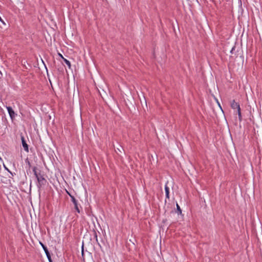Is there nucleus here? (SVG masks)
<instances>
[{
	"label": "nucleus",
	"instance_id": "1",
	"mask_svg": "<svg viewBox=\"0 0 262 262\" xmlns=\"http://www.w3.org/2000/svg\"><path fill=\"white\" fill-rule=\"evenodd\" d=\"M33 171L36 178L37 180V182L40 181V180L45 179L43 175L41 173L40 170H38L36 167H34L33 168Z\"/></svg>",
	"mask_w": 262,
	"mask_h": 262
},
{
	"label": "nucleus",
	"instance_id": "2",
	"mask_svg": "<svg viewBox=\"0 0 262 262\" xmlns=\"http://www.w3.org/2000/svg\"><path fill=\"white\" fill-rule=\"evenodd\" d=\"M39 244L41 245V246L42 247V248H43V249L46 253V255L48 258L49 261L53 262L52 258H51V254H50L47 247L41 242H39Z\"/></svg>",
	"mask_w": 262,
	"mask_h": 262
},
{
	"label": "nucleus",
	"instance_id": "3",
	"mask_svg": "<svg viewBox=\"0 0 262 262\" xmlns=\"http://www.w3.org/2000/svg\"><path fill=\"white\" fill-rule=\"evenodd\" d=\"M68 193L70 195V198L71 199V201H72V202H73V203L74 205V208L75 209V210H76V211L78 213H80V209H79V208L78 207L77 201L76 200V199L75 198V197L73 195H71L68 192Z\"/></svg>",
	"mask_w": 262,
	"mask_h": 262
},
{
	"label": "nucleus",
	"instance_id": "4",
	"mask_svg": "<svg viewBox=\"0 0 262 262\" xmlns=\"http://www.w3.org/2000/svg\"><path fill=\"white\" fill-rule=\"evenodd\" d=\"M6 108L7 109L11 119L12 120H13L15 119V116H16V114H15L13 108L11 106H7Z\"/></svg>",
	"mask_w": 262,
	"mask_h": 262
},
{
	"label": "nucleus",
	"instance_id": "5",
	"mask_svg": "<svg viewBox=\"0 0 262 262\" xmlns=\"http://www.w3.org/2000/svg\"><path fill=\"white\" fill-rule=\"evenodd\" d=\"M21 140L22 145L24 148V150L27 152H29L28 145L27 143V142L25 139V137L23 136H21Z\"/></svg>",
	"mask_w": 262,
	"mask_h": 262
},
{
	"label": "nucleus",
	"instance_id": "6",
	"mask_svg": "<svg viewBox=\"0 0 262 262\" xmlns=\"http://www.w3.org/2000/svg\"><path fill=\"white\" fill-rule=\"evenodd\" d=\"M47 183V181L46 179H43L42 180H40L38 181V184H37V186L39 189H41L43 186L46 185Z\"/></svg>",
	"mask_w": 262,
	"mask_h": 262
},
{
	"label": "nucleus",
	"instance_id": "7",
	"mask_svg": "<svg viewBox=\"0 0 262 262\" xmlns=\"http://www.w3.org/2000/svg\"><path fill=\"white\" fill-rule=\"evenodd\" d=\"M231 106L233 109H237V111L240 110V106L238 103L236 102L234 100L232 101L231 103Z\"/></svg>",
	"mask_w": 262,
	"mask_h": 262
},
{
	"label": "nucleus",
	"instance_id": "8",
	"mask_svg": "<svg viewBox=\"0 0 262 262\" xmlns=\"http://www.w3.org/2000/svg\"><path fill=\"white\" fill-rule=\"evenodd\" d=\"M165 191L166 193V198L167 199L169 198V189L167 186V183L165 185Z\"/></svg>",
	"mask_w": 262,
	"mask_h": 262
},
{
	"label": "nucleus",
	"instance_id": "9",
	"mask_svg": "<svg viewBox=\"0 0 262 262\" xmlns=\"http://www.w3.org/2000/svg\"><path fill=\"white\" fill-rule=\"evenodd\" d=\"M177 210H176V212L178 213V215L182 214V210L178 205V203L176 204Z\"/></svg>",
	"mask_w": 262,
	"mask_h": 262
},
{
	"label": "nucleus",
	"instance_id": "10",
	"mask_svg": "<svg viewBox=\"0 0 262 262\" xmlns=\"http://www.w3.org/2000/svg\"><path fill=\"white\" fill-rule=\"evenodd\" d=\"M63 60L64 62H65V63L69 67V68H71V63H70V61H69L68 60H67L66 58H63Z\"/></svg>",
	"mask_w": 262,
	"mask_h": 262
},
{
	"label": "nucleus",
	"instance_id": "11",
	"mask_svg": "<svg viewBox=\"0 0 262 262\" xmlns=\"http://www.w3.org/2000/svg\"><path fill=\"white\" fill-rule=\"evenodd\" d=\"M237 114H238L239 120V121H241L242 118V114H241V109L237 111Z\"/></svg>",
	"mask_w": 262,
	"mask_h": 262
},
{
	"label": "nucleus",
	"instance_id": "12",
	"mask_svg": "<svg viewBox=\"0 0 262 262\" xmlns=\"http://www.w3.org/2000/svg\"><path fill=\"white\" fill-rule=\"evenodd\" d=\"M93 232H94V237L96 239V241H97V242L98 243V239H97V233L95 231V230H93Z\"/></svg>",
	"mask_w": 262,
	"mask_h": 262
},
{
	"label": "nucleus",
	"instance_id": "13",
	"mask_svg": "<svg viewBox=\"0 0 262 262\" xmlns=\"http://www.w3.org/2000/svg\"><path fill=\"white\" fill-rule=\"evenodd\" d=\"M235 49V46H234V47L232 48V49H231V51H230V53H231V54H233V53H234V51Z\"/></svg>",
	"mask_w": 262,
	"mask_h": 262
},
{
	"label": "nucleus",
	"instance_id": "14",
	"mask_svg": "<svg viewBox=\"0 0 262 262\" xmlns=\"http://www.w3.org/2000/svg\"><path fill=\"white\" fill-rule=\"evenodd\" d=\"M120 148H121V149H120V148H118L117 149V150H118L119 152H121V149H122V147L121 146H120Z\"/></svg>",
	"mask_w": 262,
	"mask_h": 262
},
{
	"label": "nucleus",
	"instance_id": "15",
	"mask_svg": "<svg viewBox=\"0 0 262 262\" xmlns=\"http://www.w3.org/2000/svg\"><path fill=\"white\" fill-rule=\"evenodd\" d=\"M59 56H60V57H61V58L62 59H63V58H64L63 57V56H62L61 54L59 53Z\"/></svg>",
	"mask_w": 262,
	"mask_h": 262
},
{
	"label": "nucleus",
	"instance_id": "16",
	"mask_svg": "<svg viewBox=\"0 0 262 262\" xmlns=\"http://www.w3.org/2000/svg\"><path fill=\"white\" fill-rule=\"evenodd\" d=\"M116 150V152H117L118 154L117 150Z\"/></svg>",
	"mask_w": 262,
	"mask_h": 262
},
{
	"label": "nucleus",
	"instance_id": "17",
	"mask_svg": "<svg viewBox=\"0 0 262 262\" xmlns=\"http://www.w3.org/2000/svg\"><path fill=\"white\" fill-rule=\"evenodd\" d=\"M83 248V247H82ZM83 250H82V254H83Z\"/></svg>",
	"mask_w": 262,
	"mask_h": 262
}]
</instances>
